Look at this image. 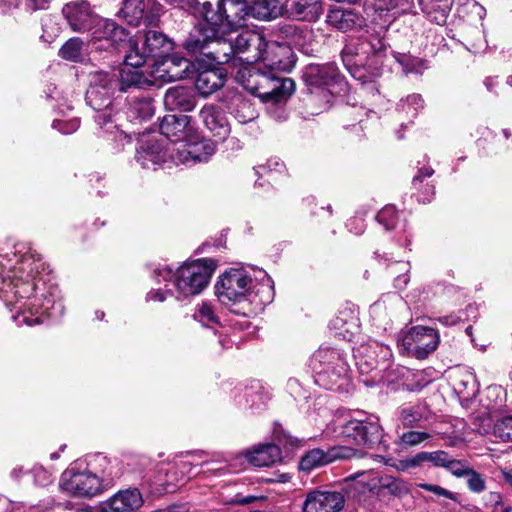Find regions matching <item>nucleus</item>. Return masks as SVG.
<instances>
[{"mask_svg":"<svg viewBox=\"0 0 512 512\" xmlns=\"http://www.w3.org/2000/svg\"><path fill=\"white\" fill-rule=\"evenodd\" d=\"M424 100L420 94L409 95L399 104V109L405 112L409 117H415L417 113L423 109Z\"/></svg>","mask_w":512,"mask_h":512,"instance_id":"obj_46","label":"nucleus"},{"mask_svg":"<svg viewBox=\"0 0 512 512\" xmlns=\"http://www.w3.org/2000/svg\"><path fill=\"white\" fill-rule=\"evenodd\" d=\"M200 118L207 129L219 141L224 140L230 133V126L224 115L213 106H204L200 111Z\"/></svg>","mask_w":512,"mask_h":512,"instance_id":"obj_30","label":"nucleus"},{"mask_svg":"<svg viewBox=\"0 0 512 512\" xmlns=\"http://www.w3.org/2000/svg\"><path fill=\"white\" fill-rule=\"evenodd\" d=\"M465 41L468 49L474 53H479L486 48L484 33L479 28H471L465 34Z\"/></svg>","mask_w":512,"mask_h":512,"instance_id":"obj_45","label":"nucleus"},{"mask_svg":"<svg viewBox=\"0 0 512 512\" xmlns=\"http://www.w3.org/2000/svg\"><path fill=\"white\" fill-rule=\"evenodd\" d=\"M266 46V37L259 31H244L234 40L235 55L238 58V66L243 64H255L263 57V49Z\"/></svg>","mask_w":512,"mask_h":512,"instance_id":"obj_16","label":"nucleus"},{"mask_svg":"<svg viewBox=\"0 0 512 512\" xmlns=\"http://www.w3.org/2000/svg\"><path fill=\"white\" fill-rule=\"evenodd\" d=\"M227 33H216L205 55L212 62L219 65H230L238 67V58L235 55L234 41L225 39Z\"/></svg>","mask_w":512,"mask_h":512,"instance_id":"obj_25","label":"nucleus"},{"mask_svg":"<svg viewBox=\"0 0 512 512\" xmlns=\"http://www.w3.org/2000/svg\"><path fill=\"white\" fill-rule=\"evenodd\" d=\"M399 417L405 427H414L423 418L421 406L419 404H408L400 407Z\"/></svg>","mask_w":512,"mask_h":512,"instance_id":"obj_44","label":"nucleus"},{"mask_svg":"<svg viewBox=\"0 0 512 512\" xmlns=\"http://www.w3.org/2000/svg\"><path fill=\"white\" fill-rule=\"evenodd\" d=\"M385 50L386 43L382 36L380 34L375 36L371 35L370 37L360 38L356 45H346L342 50V58L344 62H351L352 57H359V61H361L364 58H368L370 55L380 56Z\"/></svg>","mask_w":512,"mask_h":512,"instance_id":"obj_23","label":"nucleus"},{"mask_svg":"<svg viewBox=\"0 0 512 512\" xmlns=\"http://www.w3.org/2000/svg\"><path fill=\"white\" fill-rule=\"evenodd\" d=\"M394 58L401 65L405 74H421L427 68L423 59L413 57L409 54L396 53Z\"/></svg>","mask_w":512,"mask_h":512,"instance_id":"obj_42","label":"nucleus"},{"mask_svg":"<svg viewBox=\"0 0 512 512\" xmlns=\"http://www.w3.org/2000/svg\"><path fill=\"white\" fill-rule=\"evenodd\" d=\"M190 151L189 138L181 141L169 142L168 158L175 164L192 165L195 164L192 153Z\"/></svg>","mask_w":512,"mask_h":512,"instance_id":"obj_37","label":"nucleus"},{"mask_svg":"<svg viewBox=\"0 0 512 512\" xmlns=\"http://www.w3.org/2000/svg\"><path fill=\"white\" fill-rule=\"evenodd\" d=\"M190 151L195 163L206 162L215 153V144L209 140L192 141L189 139Z\"/></svg>","mask_w":512,"mask_h":512,"instance_id":"obj_41","label":"nucleus"},{"mask_svg":"<svg viewBox=\"0 0 512 512\" xmlns=\"http://www.w3.org/2000/svg\"><path fill=\"white\" fill-rule=\"evenodd\" d=\"M230 110L240 123H247L256 116L252 103L241 95H235L232 98Z\"/></svg>","mask_w":512,"mask_h":512,"instance_id":"obj_38","label":"nucleus"},{"mask_svg":"<svg viewBox=\"0 0 512 512\" xmlns=\"http://www.w3.org/2000/svg\"><path fill=\"white\" fill-rule=\"evenodd\" d=\"M445 469L456 477H464L471 467L466 461L454 459L450 456Z\"/></svg>","mask_w":512,"mask_h":512,"instance_id":"obj_55","label":"nucleus"},{"mask_svg":"<svg viewBox=\"0 0 512 512\" xmlns=\"http://www.w3.org/2000/svg\"><path fill=\"white\" fill-rule=\"evenodd\" d=\"M216 269L212 259H198L186 262L175 272L163 266L154 270V278L158 283L173 281L176 298L184 299L200 294L208 285Z\"/></svg>","mask_w":512,"mask_h":512,"instance_id":"obj_1","label":"nucleus"},{"mask_svg":"<svg viewBox=\"0 0 512 512\" xmlns=\"http://www.w3.org/2000/svg\"><path fill=\"white\" fill-rule=\"evenodd\" d=\"M339 437L351 445L370 447L381 438L378 418L367 416L364 419H351L341 426Z\"/></svg>","mask_w":512,"mask_h":512,"instance_id":"obj_7","label":"nucleus"},{"mask_svg":"<svg viewBox=\"0 0 512 512\" xmlns=\"http://www.w3.org/2000/svg\"><path fill=\"white\" fill-rule=\"evenodd\" d=\"M295 90V83L291 78H282L274 70L262 71L258 76L257 91L254 95L265 101L279 102L290 96Z\"/></svg>","mask_w":512,"mask_h":512,"instance_id":"obj_15","label":"nucleus"},{"mask_svg":"<svg viewBox=\"0 0 512 512\" xmlns=\"http://www.w3.org/2000/svg\"><path fill=\"white\" fill-rule=\"evenodd\" d=\"M40 267L41 263L35 261L32 255L24 256L19 270L27 273L26 278L15 275L11 279L3 280L0 291L12 293L17 298H29L36 289L35 276L39 273Z\"/></svg>","mask_w":512,"mask_h":512,"instance_id":"obj_13","label":"nucleus"},{"mask_svg":"<svg viewBox=\"0 0 512 512\" xmlns=\"http://www.w3.org/2000/svg\"><path fill=\"white\" fill-rule=\"evenodd\" d=\"M190 61L178 54L166 55L157 61L150 71L156 81L172 82L183 79L188 74Z\"/></svg>","mask_w":512,"mask_h":512,"instance_id":"obj_21","label":"nucleus"},{"mask_svg":"<svg viewBox=\"0 0 512 512\" xmlns=\"http://www.w3.org/2000/svg\"><path fill=\"white\" fill-rule=\"evenodd\" d=\"M194 318L201 322L203 325H209L210 323L217 322V317L212 306L206 302H203L198 306L197 310L195 311Z\"/></svg>","mask_w":512,"mask_h":512,"instance_id":"obj_53","label":"nucleus"},{"mask_svg":"<svg viewBox=\"0 0 512 512\" xmlns=\"http://www.w3.org/2000/svg\"><path fill=\"white\" fill-rule=\"evenodd\" d=\"M287 12L301 21L315 22L322 13L321 0H287Z\"/></svg>","mask_w":512,"mask_h":512,"instance_id":"obj_29","label":"nucleus"},{"mask_svg":"<svg viewBox=\"0 0 512 512\" xmlns=\"http://www.w3.org/2000/svg\"><path fill=\"white\" fill-rule=\"evenodd\" d=\"M47 306L45 305L42 312H33L32 309H29L28 311H23L21 314L17 315L15 317V321H17L18 324H26L28 326H34L41 324L45 321V313L47 311Z\"/></svg>","mask_w":512,"mask_h":512,"instance_id":"obj_50","label":"nucleus"},{"mask_svg":"<svg viewBox=\"0 0 512 512\" xmlns=\"http://www.w3.org/2000/svg\"><path fill=\"white\" fill-rule=\"evenodd\" d=\"M90 31L88 44L96 51L112 52L129 40L128 31L110 19L99 17Z\"/></svg>","mask_w":512,"mask_h":512,"instance_id":"obj_5","label":"nucleus"},{"mask_svg":"<svg viewBox=\"0 0 512 512\" xmlns=\"http://www.w3.org/2000/svg\"><path fill=\"white\" fill-rule=\"evenodd\" d=\"M464 477H467V485L472 492L480 493L486 489L484 477L473 468Z\"/></svg>","mask_w":512,"mask_h":512,"instance_id":"obj_54","label":"nucleus"},{"mask_svg":"<svg viewBox=\"0 0 512 512\" xmlns=\"http://www.w3.org/2000/svg\"><path fill=\"white\" fill-rule=\"evenodd\" d=\"M190 117L184 114H167L160 122L161 135L168 142L181 141L192 135Z\"/></svg>","mask_w":512,"mask_h":512,"instance_id":"obj_24","label":"nucleus"},{"mask_svg":"<svg viewBox=\"0 0 512 512\" xmlns=\"http://www.w3.org/2000/svg\"><path fill=\"white\" fill-rule=\"evenodd\" d=\"M169 154V142L162 136L143 135L136 152L137 162L146 169H157L165 163Z\"/></svg>","mask_w":512,"mask_h":512,"instance_id":"obj_12","label":"nucleus"},{"mask_svg":"<svg viewBox=\"0 0 512 512\" xmlns=\"http://www.w3.org/2000/svg\"><path fill=\"white\" fill-rule=\"evenodd\" d=\"M50 0H27V5L32 10L38 9H47L49 6Z\"/></svg>","mask_w":512,"mask_h":512,"instance_id":"obj_64","label":"nucleus"},{"mask_svg":"<svg viewBox=\"0 0 512 512\" xmlns=\"http://www.w3.org/2000/svg\"><path fill=\"white\" fill-rule=\"evenodd\" d=\"M450 455L444 450L434 452H419L421 465L425 462L431 463L434 467L446 468Z\"/></svg>","mask_w":512,"mask_h":512,"instance_id":"obj_48","label":"nucleus"},{"mask_svg":"<svg viewBox=\"0 0 512 512\" xmlns=\"http://www.w3.org/2000/svg\"><path fill=\"white\" fill-rule=\"evenodd\" d=\"M62 13L70 28L75 32L90 31L99 18L86 0H77L65 4Z\"/></svg>","mask_w":512,"mask_h":512,"instance_id":"obj_18","label":"nucleus"},{"mask_svg":"<svg viewBox=\"0 0 512 512\" xmlns=\"http://www.w3.org/2000/svg\"><path fill=\"white\" fill-rule=\"evenodd\" d=\"M377 221L382 224L386 230L393 229L397 222V212L394 206H386L376 215Z\"/></svg>","mask_w":512,"mask_h":512,"instance_id":"obj_52","label":"nucleus"},{"mask_svg":"<svg viewBox=\"0 0 512 512\" xmlns=\"http://www.w3.org/2000/svg\"><path fill=\"white\" fill-rule=\"evenodd\" d=\"M83 45L84 42L80 38H71L60 48L59 55L68 61H81Z\"/></svg>","mask_w":512,"mask_h":512,"instance_id":"obj_43","label":"nucleus"},{"mask_svg":"<svg viewBox=\"0 0 512 512\" xmlns=\"http://www.w3.org/2000/svg\"><path fill=\"white\" fill-rule=\"evenodd\" d=\"M453 0H434L430 12L437 24H444L451 11Z\"/></svg>","mask_w":512,"mask_h":512,"instance_id":"obj_47","label":"nucleus"},{"mask_svg":"<svg viewBox=\"0 0 512 512\" xmlns=\"http://www.w3.org/2000/svg\"><path fill=\"white\" fill-rule=\"evenodd\" d=\"M162 13L163 7L156 0H123L118 16L132 26H138L141 21L155 26Z\"/></svg>","mask_w":512,"mask_h":512,"instance_id":"obj_10","label":"nucleus"},{"mask_svg":"<svg viewBox=\"0 0 512 512\" xmlns=\"http://www.w3.org/2000/svg\"><path fill=\"white\" fill-rule=\"evenodd\" d=\"M168 294H171L170 290H168V291H163L161 289L151 290L150 292H148L146 299L148 301L163 302L166 300Z\"/></svg>","mask_w":512,"mask_h":512,"instance_id":"obj_62","label":"nucleus"},{"mask_svg":"<svg viewBox=\"0 0 512 512\" xmlns=\"http://www.w3.org/2000/svg\"><path fill=\"white\" fill-rule=\"evenodd\" d=\"M142 504L143 498L138 489L121 490L104 503L103 512H135Z\"/></svg>","mask_w":512,"mask_h":512,"instance_id":"obj_27","label":"nucleus"},{"mask_svg":"<svg viewBox=\"0 0 512 512\" xmlns=\"http://www.w3.org/2000/svg\"><path fill=\"white\" fill-rule=\"evenodd\" d=\"M225 80L226 76L220 69H206L197 74L195 88L202 96L207 97L220 89Z\"/></svg>","mask_w":512,"mask_h":512,"instance_id":"obj_33","label":"nucleus"},{"mask_svg":"<svg viewBox=\"0 0 512 512\" xmlns=\"http://www.w3.org/2000/svg\"><path fill=\"white\" fill-rule=\"evenodd\" d=\"M59 487L71 496L93 497L102 492L100 478L88 471L78 470L75 466L67 468L60 477Z\"/></svg>","mask_w":512,"mask_h":512,"instance_id":"obj_6","label":"nucleus"},{"mask_svg":"<svg viewBox=\"0 0 512 512\" xmlns=\"http://www.w3.org/2000/svg\"><path fill=\"white\" fill-rule=\"evenodd\" d=\"M280 449L275 444H264L246 452V459L255 467L271 466L280 460Z\"/></svg>","mask_w":512,"mask_h":512,"instance_id":"obj_34","label":"nucleus"},{"mask_svg":"<svg viewBox=\"0 0 512 512\" xmlns=\"http://www.w3.org/2000/svg\"><path fill=\"white\" fill-rule=\"evenodd\" d=\"M418 466H421V462H420V458H419V453H417L416 455H414L412 457L399 460L395 464L396 469L399 470V471H406V470H409L411 468H415V467H418Z\"/></svg>","mask_w":512,"mask_h":512,"instance_id":"obj_60","label":"nucleus"},{"mask_svg":"<svg viewBox=\"0 0 512 512\" xmlns=\"http://www.w3.org/2000/svg\"><path fill=\"white\" fill-rule=\"evenodd\" d=\"M172 49V42L161 32L148 30L142 39V45L129 40L126 61L133 66H143L150 57L164 58Z\"/></svg>","mask_w":512,"mask_h":512,"instance_id":"obj_4","label":"nucleus"},{"mask_svg":"<svg viewBox=\"0 0 512 512\" xmlns=\"http://www.w3.org/2000/svg\"><path fill=\"white\" fill-rule=\"evenodd\" d=\"M306 33L307 30H303L301 27L291 23H280L272 30V34L278 41L280 39L287 40L294 45H302Z\"/></svg>","mask_w":512,"mask_h":512,"instance_id":"obj_36","label":"nucleus"},{"mask_svg":"<svg viewBox=\"0 0 512 512\" xmlns=\"http://www.w3.org/2000/svg\"><path fill=\"white\" fill-rule=\"evenodd\" d=\"M440 342L437 330L426 326H414L403 338L406 350L417 359H425L434 352Z\"/></svg>","mask_w":512,"mask_h":512,"instance_id":"obj_14","label":"nucleus"},{"mask_svg":"<svg viewBox=\"0 0 512 512\" xmlns=\"http://www.w3.org/2000/svg\"><path fill=\"white\" fill-rule=\"evenodd\" d=\"M140 67L141 66L130 65L125 60V66L119 71L118 76L114 73H110V75L118 82L116 89L120 92H126L132 87L143 88L154 85L156 83V79L152 78L150 74L147 76L140 70Z\"/></svg>","mask_w":512,"mask_h":512,"instance_id":"obj_26","label":"nucleus"},{"mask_svg":"<svg viewBox=\"0 0 512 512\" xmlns=\"http://www.w3.org/2000/svg\"><path fill=\"white\" fill-rule=\"evenodd\" d=\"M231 8H236L235 13L242 18L244 27L246 20L252 17L258 20L268 21L281 15L282 7L278 0H244L231 3Z\"/></svg>","mask_w":512,"mask_h":512,"instance_id":"obj_17","label":"nucleus"},{"mask_svg":"<svg viewBox=\"0 0 512 512\" xmlns=\"http://www.w3.org/2000/svg\"><path fill=\"white\" fill-rule=\"evenodd\" d=\"M420 487L425 490V491H428V492H431L439 497H445V498H448V499H451L453 501H456L457 500V495L454 494L453 492L439 486V485H434V484H420Z\"/></svg>","mask_w":512,"mask_h":512,"instance_id":"obj_56","label":"nucleus"},{"mask_svg":"<svg viewBox=\"0 0 512 512\" xmlns=\"http://www.w3.org/2000/svg\"><path fill=\"white\" fill-rule=\"evenodd\" d=\"M493 432L502 441H512V415L497 420Z\"/></svg>","mask_w":512,"mask_h":512,"instance_id":"obj_49","label":"nucleus"},{"mask_svg":"<svg viewBox=\"0 0 512 512\" xmlns=\"http://www.w3.org/2000/svg\"><path fill=\"white\" fill-rule=\"evenodd\" d=\"M304 80L311 89H322L330 95L342 90L345 85L338 68L333 63L309 65L304 73Z\"/></svg>","mask_w":512,"mask_h":512,"instance_id":"obj_11","label":"nucleus"},{"mask_svg":"<svg viewBox=\"0 0 512 512\" xmlns=\"http://www.w3.org/2000/svg\"><path fill=\"white\" fill-rule=\"evenodd\" d=\"M382 486L388 488L391 494L397 497H401L408 493L406 485L397 479H391L388 482H384L382 483Z\"/></svg>","mask_w":512,"mask_h":512,"instance_id":"obj_57","label":"nucleus"},{"mask_svg":"<svg viewBox=\"0 0 512 512\" xmlns=\"http://www.w3.org/2000/svg\"><path fill=\"white\" fill-rule=\"evenodd\" d=\"M32 472L38 485L46 486L52 482V473L42 466H35Z\"/></svg>","mask_w":512,"mask_h":512,"instance_id":"obj_59","label":"nucleus"},{"mask_svg":"<svg viewBox=\"0 0 512 512\" xmlns=\"http://www.w3.org/2000/svg\"><path fill=\"white\" fill-rule=\"evenodd\" d=\"M345 503L344 495L339 491L314 489L307 493L303 504L304 512H339Z\"/></svg>","mask_w":512,"mask_h":512,"instance_id":"obj_19","label":"nucleus"},{"mask_svg":"<svg viewBox=\"0 0 512 512\" xmlns=\"http://www.w3.org/2000/svg\"><path fill=\"white\" fill-rule=\"evenodd\" d=\"M410 263L407 261H397L388 265L389 273L394 277V287L403 290L409 283Z\"/></svg>","mask_w":512,"mask_h":512,"instance_id":"obj_40","label":"nucleus"},{"mask_svg":"<svg viewBox=\"0 0 512 512\" xmlns=\"http://www.w3.org/2000/svg\"><path fill=\"white\" fill-rule=\"evenodd\" d=\"M434 173V170L431 167H422L418 170V173L413 177V185L415 188L421 184L426 177H431Z\"/></svg>","mask_w":512,"mask_h":512,"instance_id":"obj_61","label":"nucleus"},{"mask_svg":"<svg viewBox=\"0 0 512 512\" xmlns=\"http://www.w3.org/2000/svg\"><path fill=\"white\" fill-rule=\"evenodd\" d=\"M312 369L317 373L319 382L333 385L348 372V365L340 353L330 348H320L312 356Z\"/></svg>","mask_w":512,"mask_h":512,"instance_id":"obj_8","label":"nucleus"},{"mask_svg":"<svg viewBox=\"0 0 512 512\" xmlns=\"http://www.w3.org/2000/svg\"><path fill=\"white\" fill-rule=\"evenodd\" d=\"M356 455V451L345 446H336L324 451L312 449L303 455L299 463L302 471L310 472L316 468L328 465L338 459H348Z\"/></svg>","mask_w":512,"mask_h":512,"instance_id":"obj_20","label":"nucleus"},{"mask_svg":"<svg viewBox=\"0 0 512 512\" xmlns=\"http://www.w3.org/2000/svg\"><path fill=\"white\" fill-rule=\"evenodd\" d=\"M235 0H191L189 6L192 13L204 19L203 25L218 28L222 33H230L233 30L244 27L242 18L236 15L231 8Z\"/></svg>","mask_w":512,"mask_h":512,"instance_id":"obj_3","label":"nucleus"},{"mask_svg":"<svg viewBox=\"0 0 512 512\" xmlns=\"http://www.w3.org/2000/svg\"><path fill=\"white\" fill-rule=\"evenodd\" d=\"M431 438V435L424 431H408L400 436V444L406 447L417 446Z\"/></svg>","mask_w":512,"mask_h":512,"instance_id":"obj_51","label":"nucleus"},{"mask_svg":"<svg viewBox=\"0 0 512 512\" xmlns=\"http://www.w3.org/2000/svg\"><path fill=\"white\" fill-rule=\"evenodd\" d=\"M154 113L152 100L141 98L134 100L128 107V117L132 120H146Z\"/></svg>","mask_w":512,"mask_h":512,"instance_id":"obj_39","label":"nucleus"},{"mask_svg":"<svg viewBox=\"0 0 512 512\" xmlns=\"http://www.w3.org/2000/svg\"><path fill=\"white\" fill-rule=\"evenodd\" d=\"M413 378L415 379L416 383L415 384H407V386L409 387V390L422 389L429 383V380H426L424 378L423 372L414 373Z\"/></svg>","mask_w":512,"mask_h":512,"instance_id":"obj_63","label":"nucleus"},{"mask_svg":"<svg viewBox=\"0 0 512 512\" xmlns=\"http://www.w3.org/2000/svg\"><path fill=\"white\" fill-rule=\"evenodd\" d=\"M118 82L110 73L94 71L89 74V88L86 91V102L97 115L96 122L102 127L115 122L118 114H112L113 102L111 96L116 90Z\"/></svg>","mask_w":512,"mask_h":512,"instance_id":"obj_2","label":"nucleus"},{"mask_svg":"<svg viewBox=\"0 0 512 512\" xmlns=\"http://www.w3.org/2000/svg\"><path fill=\"white\" fill-rule=\"evenodd\" d=\"M251 288L252 279L242 268L224 272L215 286L216 295L224 304L242 301Z\"/></svg>","mask_w":512,"mask_h":512,"instance_id":"obj_9","label":"nucleus"},{"mask_svg":"<svg viewBox=\"0 0 512 512\" xmlns=\"http://www.w3.org/2000/svg\"><path fill=\"white\" fill-rule=\"evenodd\" d=\"M52 127L57 129L63 134H70L75 132L79 128V121L74 119L68 122L61 120H54L52 123Z\"/></svg>","mask_w":512,"mask_h":512,"instance_id":"obj_58","label":"nucleus"},{"mask_svg":"<svg viewBox=\"0 0 512 512\" xmlns=\"http://www.w3.org/2000/svg\"><path fill=\"white\" fill-rule=\"evenodd\" d=\"M364 21V18L353 10L334 9L327 15V23L344 32L361 28Z\"/></svg>","mask_w":512,"mask_h":512,"instance_id":"obj_31","label":"nucleus"},{"mask_svg":"<svg viewBox=\"0 0 512 512\" xmlns=\"http://www.w3.org/2000/svg\"><path fill=\"white\" fill-rule=\"evenodd\" d=\"M259 61H262L268 69L274 71H288L294 65L290 45L278 40L268 41L266 39L263 57Z\"/></svg>","mask_w":512,"mask_h":512,"instance_id":"obj_22","label":"nucleus"},{"mask_svg":"<svg viewBox=\"0 0 512 512\" xmlns=\"http://www.w3.org/2000/svg\"><path fill=\"white\" fill-rule=\"evenodd\" d=\"M261 74L262 70L254 64H243L238 66L235 79L245 90L254 95L257 91L258 76Z\"/></svg>","mask_w":512,"mask_h":512,"instance_id":"obj_35","label":"nucleus"},{"mask_svg":"<svg viewBox=\"0 0 512 512\" xmlns=\"http://www.w3.org/2000/svg\"><path fill=\"white\" fill-rule=\"evenodd\" d=\"M164 104L169 110L191 111L194 106V97L189 88L175 86L169 88L164 96Z\"/></svg>","mask_w":512,"mask_h":512,"instance_id":"obj_32","label":"nucleus"},{"mask_svg":"<svg viewBox=\"0 0 512 512\" xmlns=\"http://www.w3.org/2000/svg\"><path fill=\"white\" fill-rule=\"evenodd\" d=\"M216 33H222L215 27L199 24L195 26L184 41V48L193 55H205Z\"/></svg>","mask_w":512,"mask_h":512,"instance_id":"obj_28","label":"nucleus"}]
</instances>
